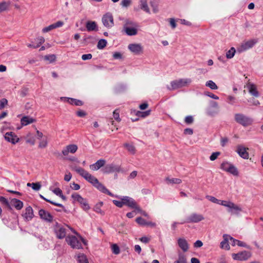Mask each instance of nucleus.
<instances>
[{
  "label": "nucleus",
  "mask_w": 263,
  "mask_h": 263,
  "mask_svg": "<svg viewBox=\"0 0 263 263\" xmlns=\"http://www.w3.org/2000/svg\"><path fill=\"white\" fill-rule=\"evenodd\" d=\"M73 170L80 175L83 177L86 180L91 183L93 186L97 188L99 191L113 197L114 195L112 194L106 187L100 183L97 178L89 174L84 169L80 167H74Z\"/></svg>",
  "instance_id": "1"
},
{
  "label": "nucleus",
  "mask_w": 263,
  "mask_h": 263,
  "mask_svg": "<svg viewBox=\"0 0 263 263\" xmlns=\"http://www.w3.org/2000/svg\"><path fill=\"white\" fill-rule=\"evenodd\" d=\"M191 82L192 80L189 78L180 79L172 81L171 82V86H167V88L170 90H175L188 86Z\"/></svg>",
  "instance_id": "2"
},
{
  "label": "nucleus",
  "mask_w": 263,
  "mask_h": 263,
  "mask_svg": "<svg viewBox=\"0 0 263 263\" xmlns=\"http://www.w3.org/2000/svg\"><path fill=\"white\" fill-rule=\"evenodd\" d=\"M222 205L227 208V212L231 215H238L242 211L241 207L230 200H224Z\"/></svg>",
  "instance_id": "3"
},
{
  "label": "nucleus",
  "mask_w": 263,
  "mask_h": 263,
  "mask_svg": "<svg viewBox=\"0 0 263 263\" xmlns=\"http://www.w3.org/2000/svg\"><path fill=\"white\" fill-rule=\"evenodd\" d=\"M220 169L229 173L234 176L239 175V172L237 168L232 163L224 161L222 162L220 165Z\"/></svg>",
  "instance_id": "4"
},
{
  "label": "nucleus",
  "mask_w": 263,
  "mask_h": 263,
  "mask_svg": "<svg viewBox=\"0 0 263 263\" xmlns=\"http://www.w3.org/2000/svg\"><path fill=\"white\" fill-rule=\"evenodd\" d=\"M72 202H78L81 204V208L85 211L90 209V206L86 199L83 198L80 195L77 193H73L71 195Z\"/></svg>",
  "instance_id": "5"
},
{
  "label": "nucleus",
  "mask_w": 263,
  "mask_h": 263,
  "mask_svg": "<svg viewBox=\"0 0 263 263\" xmlns=\"http://www.w3.org/2000/svg\"><path fill=\"white\" fill-rule=\"evenodd\" d=\"M234 119L237 123L245 127L251 125L253 122L251 118L240 113L235 114Z\"/></svg>",
  "instance_id": "6"
},
{
  "label": "nucleus",
  "mask_w": 263,
  "mask_h": 263,
  "mask_svg": "<svg viewBox=\"0 0 263 263\" xmlns=\"http://www.w3.org/2000/svg\"><path fill=\"white\" fill-rule=\"evenodd\" d=\"M114 197H118V196L115 195ZM119 198L123 201L124 205H125L131 209L137 210L138 212H140L141 211L139 206L133 198L128 196L120 197Z\"/></svg>",
  "instance_id": "7"
},
{
  "label": "nucleus",
  "mask_w": 263,
  "mask_h": 263,
  "mask_svg": "<svg viewBox=\"0 0 263 263\" xmlns=\"http://www.w3.org/2000/svg\"><path fill=\"white\" fill-rule=\"evenodd\" d=\"M257 43V39H251L247 41H245L241 44L239 47L237 48V51L241 53L249 50L252 48Z\"/></svg>",
  "instance_id": "8"
},
{
  "label": "nucleus",
  "mask_w": 263,
  "mask_h": 263,
  "mask_svg": "<svg viewBox=\"0 0 263 263\" xmlns=\"http://www.w3.org/2000/svg\"><path fill=\"white\" fill-rule=\"evenodd\" d=\"M66 241L73 249H80L82 248L81 241L74 236H68L66 238Z\"/></svg>",
  "instance_id": "9"
},
{
  "label": "nucleus",
  "mask_w": 263,
  "mask_h": 263,
  "mask_svg": "<svg viewBox=\"0 0 263 263\" xmlns=\"http://www.w3.org/2000/svg\"><path fill=\"white\" fill-rule=\"evenodd\" d=\"M102 22L105 27L111 28L114 25V17L112 14L107 12L103 15L102 17Z\"/></svg>",
  "instance_id": "10"
},
{
  "label": "nucleus",
  "mask_w": 263,
  "mask_h": 263,
  "mask_svg": "<svg viewBox=\"0 0 263 263\" xmlns=\"http://www.w3.org/2000/svg\"><path fill=\"white\" fill-rule=\"evenodd\" d=\"M232 256L234 260H246L251 256V253L250 252L243 251L238 253H233Z\"/></svg>",
  "instance_id": "11"
},
{
  "label": "nucleus",
  "mask_w": 263,
  "mask_h": 263,
  "mask_svg": "<svg viewBox=\"0 0 263 263\" xmlns=\"http://www.w3.org/2000/svg\"><path fill=\"white\" fill-rule=\"evenodd\" d=\"M204 219V218L202 214L194 213L186 218V222L188 223H197Z\"/></svg>",
  "instance_id": "12"
},
{
  "label": "nucleus",
  "mask_w": 263,
  "mask_h": 263,
  "mask_svg": "<svg viewBox=\"0 0 263 263\" xmlns=\"http://www.w3.org/2000/svg\"><path fill=\"white\" fill-rule=\"evenodd\" d=\"M54 232L59 239H63L66 236V229L63 226L57 224L54 227Z\"/></svg>",
  "instance_id": "13"
},
{
  "label": "nucleus",
  "mask_w": 263,
  "mask_h": 263,
  "mask_svg": "<svg viewBox=\"0 0 263 263\" xmlns=\"http://www.w3.org/2000/svg\"><path fill=\"white\" fill-rule=\"evenodd\" d=\"M5 139L12 144H15L19 142L20 139L16 134L12 132H7L4 135Z\"/></svg>",
  "instance_id": "14"
},
{
  "label": "nucleus",
  "mask_w": 263,
  "mask_h": 263,
  "mask_svg": "<svg viewBox=\"0 0 263 263\" xmlns=\"http://www.w3.org/2000/svg\"><path fill=\"white\" fill-rule=\"evenodd\" d=\"M248 149V148L245 147L242 145H238L237 146V149L236 152L242 158L248 159L249 157V153L247 152Z\"/></svg>",
  "instance_id": "15"
},
{
  "label": "nucleus",
  "mask_w": 263,
  "mask_h": 263,
  "mask_svg": "<svg viewBox=\"0 0 263 263\" xmlns=\"http://www.w3.org/2000/svg\"><path fill=\"white\" fill-rule=\"evenodd\" d=\"M121 168L120 166L114 164H109L105 165L103 168V172L105 173H112L114 172H120Z\"/></svg>",
  "instance_id": "16"
},
{
  "label": "nucleus",
  "mask_w": 263,
  "mask_h": 263,
  "mask_svg": "<svg viewBox=\"0 0 263 263\" xmlns=\"http://www.w3.org/2000/svg\"><path fill=\"white\" fill-rule=\"evenodd\" d=\"M39 215L42 220L46 222H51L53 220V216L51 214L45 210H40L39 211Z\"/></svg>",
  "instance_id": "17"
},
{
  "label": "nucleus",
  "mask_w": 263,
  "mask_h": 263,
  "mask_svg": "<svg viewBox=\"0 0 263 263\" xmlns=\"http://www.w3.org/2000/svg\"><path fill=\"white\" fill-rule=\"evenodd\" d=\"M130 113L132 115L136 116L135 118H131L133 121H137L140 118H145L148 116V111H141L135 109H131Z\"/></svg>",
  "instance_id": "18"
},
{
  "label": "nucleus",
  "mask_w": 263,
  "mask_h": 263,
  "mask_svg": "<svg viewBox=\"0 0 263 263\" xmlns=\"http://www.w3.org/2000/svg\"><path fill=\"white\" fill-rule=\"evenodd\" d=\"M128 48L135 54H139L143 51V47L139 44H130L128 46Z\"/></svg>",
  "instance_id": "19"
},
{
  "label": "nucleus",
  "mask_w": 263,
  "mask_h": 263,
  "mask_svg": "<svg viewBox=\"0 0 263 263\" xmlns=\"http://www.w3.org/2000/svg\"><path fill=\"white\" fill-rule=\"evenodd\" d=\"M78 146L76 144H69L67 145L62 151L63 155L67 156L69 153H75L78 150Z\"/></svg>",
  "instance_id": "20"
},
{
  "label": "nucleus",
  "mask_w": 263,
  "mask_h": 263,
  "mask_svg": "<svg viewBox=\"0 0 263 263\" xmlns=\"http://www.w3.org/2000/svg\"><path fill=\"white\" fill-rule=\"evenodd\" d=\"M26 221L31 220L34 217V214L32 208L29 206L25 209V213L22 215Z\"/></svg>",
  "instance_id": "21"
},
{
  "label": "nucleus",
  "mask_w": 263,
  "mask_h": 263,
  "mask_svg": "<svg viewBox=\"0 0 263 263\" xmlns=\"http://www.w3.org/2000/svg\"><path fill=\"white\" fill-rule=\"evenodd\" d=\"M64 24V23L62 21H58L56 23L51 24L49 26L44 27L42 29V32L46 33L49 32L50 31L55 29L57 28H59L62 27Z\"/></svg>",
  "instance_id": "22"
},
{
  "label": "nucleus",
  "mask_w": 263,
  "mask_h": 263,
  "mask_svg": "<svg viewBox=\"0 0 263 263\" xmlns=\"http://www.w3.org/2000/svg\"><path fill=\"white\" fill-rule=\"evenodd\" d=\"M230 237H232L227 234H224L223 235V240L220 242V248L221 249H224L227 250L230 249V247L228 242L229 240H230Z\"/></svg>",
  "instance_id": "23"
},
{
  "label": "nucleus",
  "mask_w": 263,
  "mask_h": 263,
  "mask_svg": "<svg viewBox=\"0 0 263 263\" xmlns=\"http://www.w3.org/2000/svg\"><path fill=\"white\" fill-rule=\"evenodd\" d=\"M105 164V160L104 159H100L96 163L90 165L89 168L92 171H97L101 167L103 166Z\"/></svg>",
  "instance_id": "24"
},
{
  "label": "nucleus",
  "mask_w": 263,
  "mask_h": 263,
  "mask_svg": "<svg viewBox=\"0 0 263 263\" xmlns=\"http://www.w3.org/2000/svg\"><path fill=\"white\" fill-rule=\"evenodd\" d=\"M61 100H64L70 103V104H74L76 106H82L83 104V102L79 100H77L73 98H67V97H61Z\"/></svg>",
  "instance_id": "25"
},
{
  "label": "nucleus",
  "mask_w": 263,
  "mask_h": 263,
  "mask_svg": "<svg viewBox=\"0 0 263 263\" xmlns=\"http://www.w3.org/2000/svg\"><path fill=\"white\" fill-rule=\"evenodd\" d=\"M10 206H14L16 210H20L23 207V202L16 198L11 199L10 201Z\"/></svg>",
  "instance_id": "26"
},
{
  "label": "nucleus",
  "mask_w": 263,
  "mask_h": 263,
  "mask_svg": "<svg viewBox=\"0 0 263 263\" xmlns=\"http://www.w3.org/2000/svg\"><path fill=\"white\" fill-rule=\"evenodd\" d=\"M178 245L183 252H186L189 249L188 243L184 238H179L178 239Z\"/></svg>",
  "instance_id": "27"
},
{
  "label": "nucleus",
  "mask_w": 263,
  "mask_h": 263,
  "mask_svg": "<svg viewBox=\"0 0 263 263\" xmlns=\"http://www.w3.org/2000/svg\"><path fill=\"white\" fill-rule=\"evenodd\" d=\"M11 2L10 1H2L0 3V13L7 11L10 9Z\"/></svg>",
  "instance_id": "28"
},
{
  "label": "nucleus",
  "mask_w": 263,
  "mask_h": 263,
  "mask_svg": "<svg viewBox=\"0 0 263 263\" xmlns=\"http://www.w3.org/2000/svg\"><path fill=\"white\" fill-rule=\"evenodd\" d=\"M248 88L249 92L253 96L258 97L259 96V93L257 90L256 86L251 83H249L248 85Z\"/></svg>",
  "instance_id": "29"
},
{
  "label": "nucleus",
  "mask_w": 263,
  "mask_h": 263,
  "mask_svg": "<svg viewBox=\"0 0 263 263\" xmlns=\"http://www.w3.org/2000/svg\"><path fill=\"white\" fill-rule=\"evenodd\" d=\"M35 121V120L29 116H24L21 120L22 125L26 126L29 124L32 123Z\"/></svg>",
  "instance_id": "30"
},
{
  "label": "nucleus",
  "mask_w": 263,
  "mask_h": 263,
  "mask_svg": "<svg viewBox=\"0 0 263 263\" xmlns=\"http://www.w3.org/2000/svg\"><path fill=\"white\" fill-rule=\"evenodd\" d=\"M159 2L160 0H149V3L151 5L154 13L158 12Z\"/></svg>",
  "instance_id": "31"
},
{
  "label": "nucleus",
  "mask_w": 263,
  "mask_h": 263,
  "mask_svg": "<svg viewBox=\"0 0 263 263\" xmlns=\"http://www.w3.org/2000/svg\"><path fill=\"white\" fill-rule=\"evenodd\" d=\"M230 240L232 242V245L235 246V245H238L240 247H243L246 248H249V247L245 243L240 240L234 239V238L230 237Z\"/></svg>",
  "instance_id": "32"
},
{
  "label": "nucleus",
  "mask_w": 263,
  "mask_h": 263,
  "mask_svg": "<svg viewBox=\"0 0 263 263\" xmlns=\"http://www.w3.org/2000/svg\"><path fill=\"white\" fill-rule=\"evenodd\" d=\"M86 27L88 31H94L96 30L97 24L95 22L88 21L86 23Z\"/></svg>",
  "instance_id": "33"
},
{
  "label": "nucleus",
  "mask_w": 263,
  "mask_h": 263,
  "mask_svg": "<svg viewBox=\"0 0 263 263\" xmlns=\"http://www.w3.org/2000/svg\"><path fill=\"white\" fill-rule=\"evenodd\" d=\"M77 260L78 263H88L86 256L83 253H79L77 255Z\"/></svg>",
  "instance_id": "34"
},
{
  "label": "nucleus",
  "mask_w": 263,
  "mask_h": 263,
  "mask_svg": "<svg viewBox=\"0 0 263 263\" xmlns=\"http://www.w3.org/2000/svg\"><path fill=\"white\" fill-rule=\"evenodd\" d=\"M102 205V202H100L96 204L93 208L94 211L97 213L100 214L101 215H104L105 214V212L101 210Z\"/></svg>",
  "instance_id": "35"
},
{
  "label": "nucleus",
  "mask_w": 263,
  "mask_h": 263,
  "mask_svg": "<svg viewBox=\"0 0 263 263\" xmlns=\"http://www.w3.org/2000/svg\"><path fill=\"white\" fill-rule=\"evenodd\" d=\"M125 31L128 35H134L137 33V30L135 28L125 27Z\"/></svg>",
  "instance_id": "36"
},
{
  "label": "nucleus",
  "mask_w": 263,
  "mask_h": 263,
  "mask_svg": "<svg viewBox=\"0 0 263 263\" xmlns=\"http://www.w3.org/2000/svg\"><path fill=\"white\" fill-rule=\"evenodd\" d=\"M236 50L234 47H231L227 52L226 57L228 59L233 58L235 54Z\"/></svg>",
  "instance_id": "37"
},
{
  "label": "nucleus",
  "mask_w": 263,
  "mask_h": 263,
  "mask_svg": "<svg viewBox=\"0 0 263 263\" xmlns=\"http://www.w3.org/2000/svg\"><path fill=\"white\" fill-rule=\"evenodd\" d=\"M206 198L209 200L210 201L217 203L218 204H220L222 205V202H223L224 200H219L215 197L211 196H206Z\"/></svg>",
  "instance_id": "38"
},
{
  "label": "nucleus",
  "mask_w": 263,
  "mask_h": 263,
  "mask_svg": "<svg viewBox=\"0 0 263 263\" xmlns=\"http://www.w3.org/2000/svg\"><path fill=\"white\" fill-rule=\"evenodd\" d=\"M166 181L167 184H180L182 182L181 180L179 178H167L166 179Z\"/></svg>",
  "instance_id": "39"
},
{
  "label": "nucleus",
  "mask_w": 263,
  "mask_h": 263,
  "mask_svg": "<svg viewBox=\"0 0 263 263\" xmlns=\"http://www.w3.org/2000/svg\"><path fill=\"white\" fill-rule=\"evenodd\" d=\"M205 86L210 88L212 90H216L218 89V86L216 83L212 80L208 81L205 83Z\"/></svg>",
  "instance_id": "40"
},
{
  "label": "nucleus",
  "mask_w": 263,
  "mask_h": 263,
  "mask_svg": "<svg viewBox=\"0 0 263 263\" xmlns=\"http://www.w3.org/2000/svg\"><path fill=\"white\" fill-rule=\"evenodd\" d=\"M139 5L140 8L146 12H148V6L147 5V0H140Z\"/></svg>",
  "instance_id": "41"
},
{
  "label": "nucleus",
  "mask_w": 263,
  "mask_h": 263,
  "mask_svg": "<svg viewBox=\"0 0 263 263\" xmlns=\"http://www.w3.org/2000/svg\"><path fill=\"white\" fill-rule=\"evenodd\" d=\"M107 45V41L105 39H101L97 44V48L99 49H103Z\"/></svg>",
  "instance_id": "42"
},
{
  "label": "nucleus",
  "mask_w": 263,
  "mask_h": 263,
  "mask_svg": "<svg viewBox=\"0 0 263 263\" xmlns=\"http://www.w3.org/2000/svg\"><path fill=\"white\" fill-rule=\"evenodd\" d=\"M0 202L6 205L9 209L11 210L12 208L10 206V202L8 200L3 196L0 197Z\"/></svg>",
  "instance_id": "43"
},
{
  "label": "nucleus",
  "mask_w": 263,
  "mask_h": 263,
  "mask_svg": "<svg viewBox=\"0 0 263 263\" xmlns=\"http://www.w3.org/2000/svg\"><path fill=\"white\" fill-rule=\"evenodd\" d=\"M174 263H187L185 255L182 254H179L178 260Z\"/></svg>",
  "instance_id": "44"
},
{
  "label": "nucleus",
  "mask_w": 263,
  "mask_h": 263,
  "mask_svg": "<svg viewBox=\"0 0 263 263\" xmlns=\"http://www.w3.org/2000/svg\"><path fill=\"white\" fill-rule=\"evenodd\" d=\"M132 0H122L120 5L123 8H127L132 4Z\"/></svg>",
  "instance_id": "45"
},
{
  "label": "nucleus",
  "mask_w": 263,
  "mask_h": 263,
  "mask_svg": "<svg viewBox=\"0 0 263 263\" xmlns=\"http://www.w3.org/2000/svg\"><path fill=\"white\" fill-rule=\"evenodd\" d=\"M124 145L130 153L132 154L135 153V147L132 144L125 143L124 144Z\"/></svg>",
  "instance_id": "46"
},
{
  "label": "nucleus",
  "mask_w": 263,
  "mask_h": 263,
  "mask_svg": "<svg viewBox=\"0 0 263 263\" xmlns=\"http://www.w3.org/2000/svg\"><path fill=\"white\" fill-rule=\"evenodd\" d=\"M40 197L43 199L44 200H45V201H46L47 202H48L53 205H55L56 206H59V207H62V208H63V205L61 204V203H57V202H53L50 200H49L46 198H45L44 197H43L42 195H40Z\"/></svg>",
  "instance_id": "47"
},
{
  "label": "nucleus",
  "mask_w": 263,
  "mask_h": 263,
  "mask_svg": "<svg viewBox=\"0 0 263 263\" xmlns=\"http://www.w3.org/2000/svg\"><path fill=\"white\" fill-rule=\"evenodd\" d=\"M111 250L115 254H118L120 253V249L117 245L113 244L111 246Z\"/></svg>",
  "instance_id": "48"
},
{
  "label": "nucleus",
  "mask_w": 263,
  "mask_h": 263,
  "mask_svg": "<svg viewBox=\"0 0 263 263\" xmlns=\"http://www.w3.org/2000/svg\"><path fill=\"white\" fill-rule=\"evenodd\" d=\"M113 117L117 121L120 122L121 121L119 115V111L118 109H116L114 111Z\"/></svg>",
  "instance_id": "49"
},
{
  "label": "nucleus",
  "mask_w": 263,
  "mask_h": 263,
  "mask_svg": "<svg viewBox=\"0 0 263 263\" xmlns=\"http://www.w3.org/2000/svg\"><path fill=\"white\" fill-rule=\"evenodd\" d=\"M32 188L34 191H39L41 189V185L40 182L31 183Z\"/></svg>",
  "instance_id": "50"
},
{
  "label": "nucleus",
  "mask_w": 263,
  "mask_h": 263,
  "mask_svg": "<svg viewBox=\"0 0 263 263\" xmlns=\"http://www.w3.org/2000/svg\"><path fill=\"white\" fill-rule=\"evenodd\" d=\"M48 144V141L47 139H43L40 143L39 145V147L40 148H45L47 146Z\"/></svg>",
  "instance_id": "51"
},
{
  "label": "nucleus",
  "mask_w": 263,
  "mask_h": 263,
  "mask_svg": "<svg viewBox=\"0 0 263 263\" xmlns=\"http://www.w3.org/2000/svg\"><path fill=\"white\" fill-rule=\"evenodd\" d=\"M184 121L187 124H191L194 121V118L192 116H187L185 118Z\"/></svg>",
  "instance_id": "52"
},
{
  "label": "nucleus",
  "mask_w": 263,
  "mask_h": 263,
  "mask_svg": "<svg viewBox=\"0 0 263 263\" xmlns=\"http://www.w3.org/2000/svg\"><path fill=\"white\" fill-rule=\"evenodd\" d=\"M220 155V153L219 152H216L213 153L212 155L210 157V159L211 161H214L216 160L217 157Z\"/></svg>",
  "instance_id": "53"
},
{
  "label": "nucleus",
  "mask_w": 263,
  "mask_h": 263,
  "mask_svg": "<svg viewBox=\"0 0 263 263\" xmlns=\"http://www.w3.org/2000/svg\"><path fill=\"white\" fill-rule=\"evenodd\" d=\"M50 190L54 194H55L56 195H57L58 196H60V195H61V194L62 193V190L60 188H59V187L55 188V189H52L51 187L50 188Z\"/></svg>",
  "instance_id": "54"
},
{
  "label": "nucleus",
  "mask_w": 263,
  "mask_h": 263,
  "mask_svg": "<svg viewBox=\"0 0 263 263\" xmlns=\"http://www.w3.org/2000/svg\"><path fill=\"white\" fill-rule=\"evenodd\" d=\"M8 104V101L6 99L4 98L0 100V109H2Z\"/></svg>",
  "instance_id": "55"
},
{
  "label": "nucleus",
  "mask_w": 263,
  "mask_h": 263,
  "mask_svg": "<svg viewBox=\"0 0 263 263\" xmlns=\"http://www.w3.org/2000/svg\"><path fill=\"white\" fill-rule=\"evenodd\" d=\"M35 40L37 42L36 45H39V47L45 42V39L43 36H39Z\"/></svg>",
  "instance_id": "56"
},
{
  "label": "nucleus",
  "mask_w": 263,
  "mask_h": 263,
  "mask_svg": "<svg viewBox=\"0 0 263 263\" xmlns=\"http://www.w3.org/2000/svg\"><path fill=\"white\" fill-rule=\"evenodd\" d=\"M204 94H205V95H206L213 99H215V100L219 99V97L218 96H216L215 95H214L210 92L206 91L204 92Z\"/></svg>",
  "instance_id": "57"
},
{
  "label": "nucleus",
  "mask_w": 263,
  "mask_h": 263,
  "mask_svg": "<svg viewBox=\"0 0 263 263\" xmlns=\"http://www.w3.org/2000/svg\"><path fill=\"white\" fill-rule=\"evenodd\" d=\"M112 202L115 205H116L117 207L119 208H122L124 205L123 201L122 200H121V201L114 200L112 201Z\"/></svg>",
  "instance_id": "58"
},
{
  "label": "nucleus",
  "mask_w": 263,
  "mask_h": 263,
  "mask_svg": "<svg viewBox=\"0 0 263 263\" xmlns=\"http://www.w3.org/2000/svg\"><path fill=\"white\" fill-rule=\"evenodd\" d=\"M45 59L49 61L50 62H52L55 61V56L54 54L46 55L45 57Z\"/></svg>",
  "instance_id": "59"
},
{
  "label": "nucleus",
  "mask_w": 263,
  "mask_h": 263,
  "mask_svg": "<svg viewBox=\"0 0 263 263\" xmlns=\"http://www.w3.org/2000/svg\"><path fill=\"white\" fill-rule=\"evenodd\" d=\"M136 221L138 224L140 225H145L146 224V222L145 221V220L141 217L137 218Z\"/></svg>",
  "instance_id": "60"
},
{
  "label": "nucleus",
  "mask_w": 263,
  "mask_h": 263,
  "mask_svg": "<svg viewBox=\"0 0 263 263\" xmlns=\"http://www.w3.org/2000/svg\"><path fill=\"white\" fill-rule=\"evenodd\" d=\"M169 22L171 27L173 29H175L177 26L175 20L174 18H171L170 19Z\"/></svg>",
  "instance_id": "61"
},
{
  "label": "nucleus",
  "mask_w": 263,
  "mask_h": 263,
  "mask_svg": "<svg viewBox=\"0 0 263 263\" xmlns=\"http://www.w3.org/2000/svg\"><path fill=\"white\" fill-rule=\"evenodd\" d=\"M92 58V54L90 53L83 54L82 59L84 61L90 60Z\"/></svg>",
  "instance_id": "62"
},
{
  "label": "nucleus",
  "mask_w": 263,
  "mask_h": 263,
  "mask_svg": "<svg viewBox=\"0 0 263 263\" xmlns=\"http://www.w3.org/2000/svg\"><path fill=\"white\" fill-rule=\"evenodd\" d=\"M229 139L226 137L222 138L220 140V144L222 146H224L228 142Z\"/></svg>",
  "instance_id": "63"
},
{
  "label": "nucleus",
  "mask_w": 263,
  "mask_h": 263,
  "mask_svg": "<svg viewBox=\"0 0 263 263\" xmlns=\"http://www.w3.org/2000/svg\"><path fill=\"white\" fill-rule=\"evenodd\" d=\"M184 134L192 135L193 134V130L191 128H187L184 130Z\"/></svg>",
  "instance_id": "64"
}]
</instances>
